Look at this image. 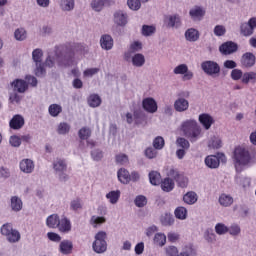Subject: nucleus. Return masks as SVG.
I'll list each match as a JSON object with an SVG mask.
<instances>
[{"mask_svg": "<svg viewBox=\"0 0 256 256\" xmlns=\"http://www.w3.org/2000/svg\"><path fill=\"white\" fill-rule=\"evenodd\" d=\"M158 155L157 149L153 147H148L145 149V156L147 159H155Z\"/></svg>", "mask_w": 256, "mask_h": 256, "instance_id": "69168bd1", "label": "nucleus"}, {"mask_svg": "<svg viewBox=\"0 0 256 256\" xmlns=\"http://www.w3.org/2000/svg\"><path fill=\"white\" fill-rule=\"evenodd\" d=\"M114 41L113 37L109 34H103L100 37V46L104 51H111L113 49Z\"/></svg>", "mask_w": 256, "mask_h": 256, "instance_id": "f3484780", "label": "nucleus"}, {"mask_svg": "<svg viewBox=\"0 0 256 256\" xmlns=\"http://www.w3.org/2000/svg\"><path fill=\"white\" fill-rule=\"evenodd\" d=\"M201 34H199V30L195 28H188L185 31L184 37L186 41H189V43H195L196 41H199V37Z\"/></svg>", "mask_w": 256, "mask_h": 256, "instance_id": "5701e85b", "label": "nucleus"}, {"mask_svg": "<svg viewBox=\"0 0 256 256\" xmlns=\"http://www.w3.org/2000/svg\"><path fill=\"white\" fill-rule=\"evenodd\" d=\"M235 183H237V185H239L240 187H243L244 189H246V187H249L251 185V178L236 177Z\"/></svg>", "mask_w": 256, "mask_h": 256, "instance_id": "6e6d98bb", "label": "nucleus"}, {"mask_svg": "<svg viewBox=\"0 0 256 256\" xmlns=\"http://www.w3.org/2000/svg\"><path fill=\"white\" fill-rule=\"evenodd\" d=\"M180 131H182L184 137H187L191 143H196L201 137H203V129L197 123L195 119H187L180 125Z\"/></svg>", "mask_w": 256, "mask_h": 256, "instance_id": "f03ea898", "label": "nucleus"}, {"mask_svg": "<svg viewBox=\"0 0 256 256\" xmlns=\"http://www.w3.org/2000/svg\"><path fill=\"white\" fill-rule=\"evenodd\" d=\"M59 7L61 11L69 13L75 9V0H59Z\"/></svg>", "mask_w": 256, "mask_h": 256, "instance_id": "c756f323", "label": "nucleus"}, {"mask_svg": "<svg viewBox=\"0 0 256 256\" xmlns=\"http://www.w3.org/2000/svg\"><path fill=\"white\" fill-rule=\"evenodd\" d=\"M14 230L12 223H5L1 226L0 231L4 237L8 238L10 233Z\"/></svg>", "mask_w": 256, "mask_h": 256, "instance_id": "bf43d9fd", "label": "nucleus"}, {"mask_svg": "<svg viewBox=\"0 0 256 256\" xmlns=\"http://www.w3.org/2000/svg\"><path fill=\"white\" fill-rule=\"evenodd\" d=\"M120 197V190H112L106 194V199L109 201V203H111V205H117V203H119Z\"/></svg>", "mask_w": 256, "mask_h": 256, "instance_id": "473e14b6", "label": "nucleus"}, {"mask_svg": "<svg viewBox=\"0 0 256 256\" xmlns=\"http://www.w3.org/2000/svg\"><path fill=\"white\" fill-rule=\"evenodd\" d=\"M10 208L14 213H19L23 209V200L19 196H12L10 198Z\"/></svg>", "mask_w": 256, "mask_h": 256, "instance_id": "393cba45", "label": "nucleus"}, {"mask_svg": "<svg viewBox=\"0 0 256 256\" xmlns=\"http://www.w3.org/2000/svg\"><path fill=\"white\" fill-rule=\"evenodd\" d=\"M80 209H83V200L81 198H74L70 201L71 211H80Z\"/></svg>", "mask_w": 256, "mask_h": 256, "instance_id": "8fccbe9b", "label": "nucleus"}, {"mask_svg": "<svg viewBox=\"0 0 256 256\" xmlns=\"http://www.w3.org/2000/svg\"><path fill=\"white\" fill-rule=\"evenodd\" d=\"M105 221H107V219H105V217L94 215L90 219V225H92V227L97 229V227H100V225H103V223H105Z\"/></svg>", "mask_w": 256, "mask_h": 256, "instance_id": "09e8293b", "label": "nucleus"}, {"mask_svg": "<svg viewBox=\"0 0 256 256\" xmlns=\"http://www.w3.org/2000/svg\"><path fill=\"white\" fill-rule=\"evenodd\" d=\"M198 120L206 131H209V129H211L212 125L215 123V119L213 118V116L208 113L200 114Z\"/></svg>", "mask_w": 256, "mask_h": 256, "instance_id": "2eb2a0df", "label": "nucleus"}, {"mask_svg": "<svg viewBox=\"0 0 256 256\" xmlns=\"http://www.w3.org/2000/svg\"><path fill=\"white\" fill-rule=\"evenodd\" d=\"M32 59L35 65L43 63V50L41 48H36L32 51Z\"/></svg>", "mask_w": 256, "mask_h": 256, "instance_id": "a19ab883", "label": "nucleus"}, {"mask_svg": "<svg viewBox=\"0 0 256 256\" xmlns=\"http://www.w3.org/2000/svg\"><path fill=\"white\" fill-rule=\"evenodd\" d=\"M71 131V125L66 122H61L57 126L58 135H67Z\"/></svg>", "mask_w": 256, "mask_h": 256, "instance_id": "de8ad7c7", "label": "nucleus"}, {"mask_svg": "<svg viewBox=\"0 0 256 256\" xmlns=\"http://www.w3.org/2000/svg\"><path fill=\"white\" fill-rule=\"evenodd\" d=\"M14 37L16 41H25L27 39V31L25 28H18L14 32Z\"/></svg>", "mask_w": 256, "mask_h": 256, "instance_id": "864d4df0", "label": "nucleus"}, {"mask_svg": "<svg viewBox=\"0 0 256 256\" xmlns=\"http://www.w3.org/2000/svg\"><path fill=\"white\" fill-rule=\"evenodd\" d=\"M174 215L176 219H179L180 221H185L187 219V208L183 206H179L175 209Z\"/></svg>", "mask_w": 256, "mask_h": 256, "instance_id": "79ce46f5", "label": "nucleus"}, {"mask_svg": "<svg viewBox=\"0 0 256 256\" xmlns=\"http://www.w3.org/2000/svg\"><path fill=\"white\" fill-rule=\"evenodd\" d=\"M11 86L13 87V90L17 93H25L27 89H29V85L27 84V81L22 79H16L11 83Z\"/></svg>", "mask_w": 256, "mask_h": 256, "instance_id": "6ab92c4d", "label": "nucleus"}, {"mask_svg": "<svg viewBox=\"0 0 256 256\" xmlns=\"http://www.w3.org/2000/svg\"><path fill=\"white\" fill-rule=\"evenodd\" d=\"M161 189L165 193H171L173 189H175V182L171 178H165L163 181L160 182Z\"/></svg>", "mask_w": 256, "mask_h": 256, "instance_id": "2f4dec72", "label": "nucleus"}, {"mask_svg": "<svg viewBox=\"0 0 256 256\" xmlns=\"http://www.w3.org/2000/svg\"><path fill=\"white\" fill-rule=\"evenodd\" d=\"M166 255L167 256H178L179 255V249L177 246H168L165 248Z\"/></svg>", "mask_w": 256, "mask_h": 256, "instance_id": "774afa93", "label": "nucleus"}, {"mask_svg": "<svg viewBox=\"0 0 256 256\" xmlns=\"http://www.w3.org/2000/svg\"><path fill=\"white\" fill-rule=\"evenodd\" d=\"M256 17H251L247 22L240 25V33L243 37H251L255 33Z\"/></svg>", "mask_w": 256, "mask_h": 256, "instance_id": "6e6552de", "label": "nucleus"}, {"mask_svg": "<svg viewBox=\"0 0 256 256\" xmlns=\"http://www.w3.org/2000/svg\"><path fill=\"white\" fill-rule=\"evenodd\" d=\"M23 125H25V118L19 114L14 115L9 122L10 128L15 130L21 129Z\"/></svg>", "mask_w": 256, "mask_h": 256, "instance_id": "b1692460", "label": "nucleus"}, {"mask_svg": "<svg viewBox=\"0 0 256 256\" xmlns=\"http://www.w3.org/2000/svg\"><path fill=\"white\" fill-rule=\"evenodd\" d=\"M208 147L210 149H221L223 147V140L219 136H212L208 141Z\"/></svg>", "mask_w": 256, "mask_h": 256, "instance_id": "f704fd0d", "label": "nucleus"}, {"mask_svg": "<svg viewBox=\"0 0 256 256\" xmlns=\"http://www.w3.org/2000/svg\"><path fill=\"white\" fill-rule=\"evenodd\" d=\"M228 233L231 237H239L241 235V226L237 223H232L228 226Z\"/></svg>", "mask_w": 256, "mask_h": 256, "instance_id": "49530a36", "label": "nucleus"}, {"mask_svg": "<svg viewBox=\"0 0 256 256\" xmlns=\"http://www.w3.org/2000/svg\"><path fill=\"white\" fill-rule=\"evenodd\" d=\"M155 31H157V28L153 25H143L141 29V34L143 37H151L152 35H155Z\"/></svg>", "mask_w": 256, "mask_h": 256, "instance_id": "c03bdc74", "label": "nucleus"}, {"mask_svg": "<svg viewBox=\"0 0 256 256\" xmlns=\"http://www.w3.org/2000/svg\"><path fill=\"white\" fill-rule=\"evenodd\" d=\"M127 5L132 11H139L141 9V0H127Z\"/></svg>", "mask_w": 256, "mask_h": 256, "instance_id": "e2e57ef3", "label": "nucleus"}, {"mask_svg": "<svg viewBox=\"0 0 256 256\" xmlns=\"http://www.w3.org/2000/svg\"><path fill=\"white\" fill-rule=\"evenodd\" d=\"M111 0H92L91 7L97 13L103 11L105 5H111Z\"/></svg>", "mask_w": 256, "mask_h": 256, "instance_id": "bb28decb", "label": "nucleus"}, {"mask_svg": "<svg viewBox=\"0 0 256 256\" xmlns=\"http://www.w3.org/2000/svg\"><path fill=\"white\" fill-rule=\"evenodd\" d=\"M233 159L236 170L241 171L243 167H247L251 163V154L249 150L239 146L234 150Z\"/></svg>", "mask_w": 256, "mask_h": 256, "instance_id": "7ed1b4c3", "label": "nucleus"}, {"mask_svg": "<svg viewBox=\"0 0 256 256\" xmlns=\"http://www.w3.org/2000/svg\"><path fill=\"white\" fill-rule=\"evenodd\" d=\"M176 146L180 147V149H184V150L188 151L189 147H191V144L189 143V140H187L183 137H179L176 140Z\"/></svg>", "mask_w": 256, "mask_h": 256, "instance_id": "13d9d810", "label": "nucleus"}, {"mask_svg": "<svg viewBox=\"0 0 256 256\" xmlns=\"http://www.w3.org/2000/svg\"><path fill=\"white\" fill-rule=\"evenodd\" d=\"M216 235H227L229 233V226L225 225L223 222L216 223L214 227Z\"/></svg>", "mask_w": 256, "mask_h": 256, "instance_id": "ea45409f", "label": "nucleus"}, {"mask_svg": "<svg viewBox=\"0 0 256 256\" xmlns=\"http://www.w3.org/2000/svg\"><path fill=\"white\" fill-rule=\"evenodd\" d=\"M57 63L58 67L65 69L67 67H73L75 65V54L73 52H66L65 54H48L45 60V66L50 69L55 67Z\"/></svg>", "mask_w": 256, "mask_h": 256, "instance_id": "f257e3e1", "label": "nucleus"}, {"mask_svg": "<svg viewBox=\"0 0 256 256\" xmlns=\"http://www.w3.org/2000/svg\"><path fill=\"white\" fill-rule=\"evenodd\" d=\"M152 145L154 149H156L157 151H161V149L165 147V139H163V137L161 136H158L153 140Z\"/></svg>", "mask_w": 256, "mask_h": 256, "instance_id": "052dcab7", "label": "nucleus"}, {"mask_svg": "<svg viewBox=\"0 0 256 256\" xmlns=\"http://www.w3.org/2000/svg\"><path fill=\"white\" fill-rule=\"evenodd\" d=\"M199 199L197 193L190 191L183 196V201L186 205H195V202Z\"/></svg>", "mask_w": 256, "mask_h": 256, "instance_id": "e433bc0d", "label": "nucleus"}, {"mask_svg": "<svg viewBox=\"0 0 256 256\" xmlns=\"http://www.w3.org/2000/svg\"><path fill=\"white\" fill-rule=\"evenodd\" d=\"M201 69L205 75H208V77H219L221 74V66L213 60H206L202 62Z\"/></svg>", "mask_w": 256, "mask_h": 256, "instance_id": "423d86ee", "label": "nucleus"}, {"mask_svg": "<svg viewBox=\"0 0 256 256\" xmlns=\"http://www.w3.org/2000/svg\"><path fill=\"white\" fill-rule=\"evenodd\" d=\"M149 181L151 185H161V174L157 171H151L149 173Z\"/></svg>", "mask_w": 256, "mask_h": 256, "instance_id": "a18cd8bd", "label": "nucleus"}, {"mask_svg": "<svg viewBox=\"0 0 256 256\" xmlns=\"http://www.w3.org/2000/svg\"><path fill=\"white\" fill-rule=\"evenodd\" d=\"M62 111L63 107L59 104H51L48 108V113L51 117H59Z\"/></svg>", "mask_w": 256, "mask_h": 256, "instance_id": "37998d69", "label": "nucleus"}, {"mask_svg": "<svg viewBox=\"0 0 256 256\" xmlns=\"http://www.w3.org/2000/svg\"><path fill=\"white\" fill-rule=\"evenodd\" d=\"M226 161L227 158L224 156V154H218L207 156L204 160V163L209 169H218L219 165H221V162L225 163Z\"/></svg>", "mask_w": 256, "mask_h": 256, "instance_id": "0eeeda50", "label": "nucleus"}, {"mask_svg": "<svg viewBox=\"0 0 256 256\" xmlns=\"http://www.w3.org/2000/svg\"><path fill=\"white\" fill-rule=\"evenodd\" d=\"M88 105L93 108L99 107V105H101V97L97 94L90 95L88 98Z\"/></svg>", "mask_w": 256, "mask_h": 256, "instance_id": "603ef678", "label": "nucleus"}, {"mask_svg": "<svg viewBox=\"0 0 256 256\" xmlns=\"http://www.w3.org/2000/svg\"><path fill=\"white\" fill-rule=\"evenodd\" d=\"M19 169L22 173L29 175L35 171V162L32 159L24 158L19 163Z\"/></svg>", "mask_w": 256, "mask_h": 256, "instance_id": "ddd939ff", "label": "nucleus"}, {"mask_svg": "<svg viewBox=\"0 0 256 256\" xmlns=\"http://www.w3.org/2000/svg\"><path fill=\"white\" fill-rule=\"evenodd\" d=\"M59 251L62 255H70L73 251V242L69 240H63L59 245Z\"/></svg>", "mask_w": 256, "mask_h": 256, "instance_id": "7c9ffc66", "label": "nucleus"}, {"mask_svg": "<svg viewBox=\"0 0 256 256\" xmlns=\"http://www.w3.org/2000/svg\"><path fill=\"white\" fill-rule=\"evenodd\" d=\"M207 15V9L201 5H194L189 10V17L192 21H203Z\"/></svg>", "mask_w": 256, "mask_h": 256, "instance_id": "1a4fd4ad", "label": "nucleus"}, {"mask_svg": "<svg viewBox=\"0 0 256 256\" xmlns=\"http://www.w3.org/2000/svg\"><path fill=\"white\" fill-rule=\"evenodd\" d=\"M142 107L147 113H157V101L152 97L144 98L142 101Z\"/></svg>", "mask_w": 256, "mask_h": 256, "instance_id": "4468645a", "label": "nucleus"}, {"mask_svg": "<svg viewBox=\"0 0 256 256\" xmlns=\"http://www.w3.org/2000/svg\"><path fill=\"white\" fill-rule=\"evenodd\" d=\"M9 243H19L21 241V233L14 229L6 238Z\"/></svg>", "mask_w": 256, "mask_h": 256, "instance_id": "3c124183", "label": "nucleus"}, {"mask_svg": "<svg viewBox=\"0 0 256 256\" xmlns=\"http://www.w3.org/2000/svg\"><path fill=\"white\" fill-rule=\"evenodd\" d=\"M9 143L11 145V147H21V137L17 136V135H12L9 138Z\"/></svg>", "mask_w": 256, "mask_h": 256, "instance_id": "338daca9", "label": "nucleus"}, {"mask_svg": "<svg viewBox=\"0 0 256 256\" xmlns=\"http://www.w3.org/2000/svg\"><path fill=\"white\" fill-rule=\"evenodd\" d=\"M216 235L213 233L212 229H207L204 232V239L205 241H207L208 243H214L215 239H216Z\"/></svg>", "mask_w": 256, "mask_h": 256, "instance_id": "0e129e2a", "label": "nucleus"}, {"mask_svg": "<svg viewBox=\"0 0 256 256\" xmlns=\"http://www.w3.org/2000/svg\"><path fill=\"white\" fill-rule=\"evenodd\" d=\"M161 223L164 227H171L175 223V218L171 214H165L161 217Z\"/></svg>", "mask_w": 256, "mask_h": 256, "instance_id": "5fc2aeb1", "label": "nucleus"}, {"mask_svg": "<svg viewBox=\"0 0 256 256\" xmlns=\"http://www.w3.org/2000/svg\"><path fill=\"white\" fill-rule=\"evenodd\" d=\"M59 216L57 214H52L47 217L46 219V225L47 227H50V229H57L59 225Z\"/></svg>", "mask_w": 256, "mask_h": 256, "instance_id": "4c0bfd02", "label": "nucleus"}, {"mask_svg": "<svg viewBox=\"0 0 256 256\" xmlns=\"http://www.w3.org/2000/svg\"><path fill=\"white\" fill-rule=\"evenodd\" d=\"M142 50H143V43L139 40H136L130 43L128 50L124 53V57H129V55H135Z\"/></svg>", "mask_w": 256, "mask_h": 256, "instance_id": "a211bd4d", "label": "nucleus"}, {"mask_svg": "<svg viewBox=\"0 0 256 256\" xmlns=\"http://www.w3.org/2000/svg\"><path fill=\"white\" fill-rule=\"evenodd\" d=\"M173 173H176V176H174V177H175L179 187L185 188V187H187V185H189L188 177L178 174L175 170H170V175H173Z\"/></svg>", "mask_w": 256, "mask_h": 256, "instance_id": "c9c22d12", "label": "nucleus"}, {"mask_svg": "<svg viewBox=\"0 0 256 256\" xmlns=\"http://www.w3.org/2000/svg\"><path fill=\"white\" fill-rule=\"evenodd\" d=\"M134 204L139 208H143L147 205V197L145 195H138L134 199Z\"/></svg>", "mask_w": 256, "mask_h": 256, "instance_id": "4d7b16f0", "label": "nucleus"}, {"mask_svg": "<svg viewBox=\"0 0 256 256\" xmlns=\"http://www.w3.org/2000/svg\"><path fill=\"white\" fill-rule=\"evenodd\" d=\"M153 241L154 245H157L158 247H165L167 243V236L165 233L158 232L154 235Z\"/></svg>", "mask_w": 256, "mask_h": 256, "instance_id": "72a5a7b5", "label": "nucleus"}, {"mask_svg": "<svg viewBox=\"0 0 256 256\" xmlns=\"http://www.w3.org/2000/svg\"><path fill=\"white\" fill-rule=\"evenodd\" d=\"M174 109L177 111V113H184V111L189 109V100L185 98L176 99L174 102Z\"/></svg>", "mask_w": 256, "mask_h": 256, "instance_id": "412c9836", "label": "nucleus"}, {"mask_svg": "<svg viewBox=\"0 0 256 256\" xmlns=\"http://www.w3.org/2000/svg\"><path fill=\"white\" fill-rule=\"evenodd\" d=\"M233 196L231 194L222 193L218 198V203L221 207H231L234 203Z\"/></svg>", "mask_w": 256, "mask_h": 256, "instance_id": "a878e982", "label": "nucleus"}, {"mask_svg": "<svg viewBox=\"0 0 256 256\" xmlns=\"http://www.w3.org/2000/svg\"><path fill=\"white\" fill-rule=\"evenodd\" d=\"M237 49V44L231 41L225 42L219 47V51L222 55H233V53H236Z\"/></svg>", "mask_w": 256, "mask_h": 256, "instance_id": "dca6fc26", "label": "nucleus"}, {"mask_svg": "<svg viewBox=\"0 0 256 256\" xmlns=\"http://www.w3.org/2000/svg\"><path fill=\"white\" fill-rule=\"evenodd\" d=\"M174 75H182V79L184 81H191L195 74L193 71L189 70V66L187 64H179L173 69Z\"/></svg>", "mask_w": 256, "mask_h": 256, "instance_id": "9d476101", "label": "nucleus"}, {"mask_svg": "<svg viewBox=\"0 0 256 256\" xmlns=\"http://www.w3.org/2000/svg\"><path fill=\"white\" fill-rule=\"evenodd\" d=\"M58 229L61 233H69L71 231V220L67 217H62L58 222Z\"/></svg>", "mask_w": 256, "mask_h": 256, "instance_id": "c85d7f7f", "label": "nucleus"}, {"mask_svg": "<svg viewBox=\"0 0 256 256\" xmlns=\"http://www.w3.org/2000/svg\"><path fill=\"white\" fill-rule=\"evenodd\" d=\"M117 177L120 183H123V185H127V183L131 181V174L125 168H121L118 170Z\"/></svg>", "mask_w": 256, "mask_h": 256, "instance_id": "cd10ccee", "label": "nucleus"}, {"mask_svg": "<svg viewBox=\"0 0 256 256\" xmlns=\"http://www.w3.org/2000/svg\"><path fill=\"white\" fill-rule=\"evenodd\" d=\"M127 63H132L133 67H143L145 65V55L141 53L131 54L128 57L124 56Z\"/></svg>", "mask_w": 256, "mask_h": 256, "instance_id": "f8f14e48", "label": "nucleus"}, {"mask_svg": "<svg viewBox=\"0 0 256 256\" xmlns=\"http://www.w3.org/2000/svg\"><path fill=\"white\" fill-rule=\"evenodd\" d=\"M242 83L249 85V83H256V72H246L242 76Z\"/></svg>", "mask_w": 256, "mask_h": 256, "instance_id": "58836bf2", "label": "nucleus"}, {"mask_svg": "<svg viewBox=\"0 0 256 256\" xmlns=\"http://www.w3.org/2000/svg\"><path fill=\"white\" fill-rule=\"evenodd\" d=\"M92 249L94 253H97L98 255H101L107 251V232L99 231L95 234Z\"/></svg>", "mask_w": 256, "mask_h": 256, "instance_id": "20e7f679", "label": "nucleus"}, {"mask_svg": "<svg viewBox=\"0 0 256 256\" xmlns=\"http://www.w3.org/2000/svg\"><path fill=\"white\" fill-rule=\"evenodd\" d=\"M256 57L251 52H246L241 57V65L243 67H253L255 65Z\"/></svg>", "mask_w": 256, "mask_h": 256, "instance_id": "aec40b11", "label": "nucleus"}, {"mask_svg": "<svg viewBox=\"0 0 256 256\" xmlns=\"http://www.w3.org/2000/svg\"><path fill=\"white\" fill-rule=\"evenodd\" d=\"M164 25L168 29H179L183 25V22L179 14H171L164 17Z\"/></svg>", "mask_w": 256, "mask_h": 256, "instance_id": "9b49d317", "label": "nucleus"}, {"mask_svg": "<svg viewBox=\"0 0 256 256\" xmlns=\"http://www.w3.org/2000/svg\"><path fill=\"white\" fill-rule=\"evenodd\" d=\"M78 136L82 141L89 139V137H91V129L87 127L81 128L78 132Z\"/></svg>", "mask_w": 256, "mask_h": 256, "instance_id": "680f3d73", "label": "nucleus"}, {"mask_svg": "<svg viewBox=\"0 0 256 256\" xmlns=\"http://www.w3.org/2000/svg\"><path fill=\"white\" fill-rule=\"evenodd\" d=\"M52 165L60 181H69V175L67 174V160L56 158Z\"/></svg>", "mask_w": 256, "mask_h": 256, "instance_id": "39448f33", "label": "nucleus"}, {"mask_svg": "<svg viewBox=\"0 0 256 256\" xmlns=\"http://www.w3.org/2000/svg\"><path fill=\"white\" fill-rule=\"evenodd\" d=\"M114 23L119 27H125L127 25V14L121 10L114 12Z\"/></svg>", "mask_w": 256, "mask_h": 256, "instance_id": "4be33fe9", "label": "nucleus"}]
</instances>
